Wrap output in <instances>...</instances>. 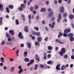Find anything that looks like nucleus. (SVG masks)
Wrapping results in <instances>:
<instances>
[{
  "mask_svg": "<svg viewBox=\"0 0 74 74\" xmlns=\"http://www.w3.org/2000/svg\"><path fill=\"white\" fill-rule=\"evenodd\" d=\"M66 53V49L64 48H62L61 51L59 52V54L60 56H63V54Z\"/></svg>",
  "mask_w": 74,
  "mask_h": 74,
  "instance_id": "f257e3e1",
  "label": "nucleus"
},
{
  "mask_svg": "<svg viewBox=\"0 0 74 74\" xmlns=\"http://www.w3.org/2000/svg\"><path fill=\"white\" fill-rule=\"evenodd\" d=\"M19 69H20L19 71H18L19 74H21L22 72H23V69H22V66H18Z\"/></svg>",
  "mask_w": 74,
  "mask_h": 74,
  "instance_id": "f03ea898",
  "label": "nucleus"
},
{
  "mask_svg": "<svg viewBox=\"0 0 74 74\" xmlns=\"http://www.w3.org/2000/svg\"><path fill=\"white\" fill-rule=\"evenodd\" d=\"M22 34L21 32H20L19 34L18 35V36L19 38L20 39H23V36H22Z\"/></svg>",
  "mask_w": 74,
  "mask_h": 74,
  "instance_id": "7ed1b4c3",
  "label": "nucleus"
},
{
  "mask_svg": "<svg viewBox=\"0 0 74 74\" xmlns=\"http://www.w3.org/2000/svg\"><path fill=\"white\" fill-rule=\"evenodd\" d=\"M60 66V64H58L56 67V69L57 70H59V71H60L61 69H60V67H59Z\"/></svg>",
  "mask_w": 74,
  "mask_h": 74,
  "instance_id": "20e7f679",
  "label": "nucleus"
},
{
  "mask_svg": "<svg viewBox=\"0 0 74 74\" xmlns=\"http://www.w3.org/2000/svg\"><path fill=\"white\" fill-rule=\"evenodd\" d=\"M55 25V22H53L52 23V25H51V24H49V26L51 27V28H53L54 27V25Z\"/></svg>",
  "mask_w": 74,
  "mask_h": 74,
  "instance_id": "39448f33",
  "label": "nucleus"
},
{
  "mask_svg": "<svg viewBox=\"0 0 74 74\" xmlns=\"http://www.w3.org/2000/svg\"><path fill=\"white\" fill-rule=\"evenodd\" d=\"M9 33L10 34H11V35H12V36H14V35L15 34L14 33V31L12 30H9Z\"/></svg>",
  "mask_w": 74,
  "mask_h": 74,
  "instance_id": "423d86ee",
  "label": "nucleus"
},
{
  "mask_svg": "<svg viewBox=\"0 0 74 74\" xmlns=\"http://www.w3.org/2000/svg\"><path fill=\"white\" fill-rule=\"evenodd\" d=\"M55 41H56V42H59L60 44H64V42H60V40L58 39H56L55 40Z\"/></svg>",
  "mask_w": 74,
  "mask_h": 74,
  "instance_id": "0eeeda50",
  "label": "nucleus"
},
{
  "mask_svg": "<svg viewBox=\"0 0 74 74\" xmlns=\"http://www.w3.org/2000/svg\"><path fill=\"white\" fill-rule=\"evenodd\" d=\"M71 31V30L70 29H66L64 30V33H68L69 32H70Z\"/></svg>",
  "mask_w": 74,
  "mask_h": 74,
  "instance_id": "6e6552de",
  "label": "nucleus"
},
{
  "mask_svg": "<svg viewBox=\"0 0 74 74\" xmlns=\"http://www.w3.org/2000/svg\"><path fill=\"white\" fill-rule=\"evenodd\" d=\"M42 40V38L41 37H39L37 38V40L39 42H41Z\"/></svg>",
  "mask_w": 74,
  "mask_h": 74,
  "instance_id": "1a4fd4ad",
  "label": "nucleus"
},
{
  "mask_svg": "<svg viewBox=\"0 0 74 74\" xmlns=\"http://www.w3.org/2000/svg\"><path fill=\"white\" fill-rule=\"evenodd\" d=\"M64 8L63 7H61L60 9V12H64Z\"/></svg>",
  "mask_w": 74,
  "mask_h": 74,
  "instance_id": "9d476101",
  "label": "nucleus"
},
{
  "mask_svg": "<svg viewBox=\"0 0 74 74\" xmlns=\"http://www.w3.org/2000/svg\"><path fill=\"white\" fill-rule=\"evenodd\" d=\"M3 5L0 3V10L1 11H3Z\"/></svg>",
  "mask_w": 74,
  "mask_h": 74,
  "instance_id": "9b49d317",
  "label": "nucleus"
},
{
  "mask_svg": "<svg viewBox=\"0 0 74 74\" xmlns=\"http://www.w3.org/2000/svg\"><path fill=\"white\" fill-rule=\"evenodd\" d=\"M74 18V16L73 14H70L69 16V18L70 19H73Z\"/></svg>",
  "mask_w": 74,
  "mask_h": 74,
  "instance_id": "f8f14e48",
  "label": "nucleus"
},
{
  "mask_svg": "<svg viewBox=\"0 0 74 74\" xmlns=\"http://www.w3.org/2000/svg\"><path fill=\"white\" fill-rule=\"evenodd\" d=\"M68 37H69L70 38L71 37H73V34L71 33H69L68 35Z\"/></svg>",
  "mask_w": 74,
  "mask_h": 74,
  "instance_id": "ddd939ff",
  "label": "nucleus"
},
{
  "mask_svg": "<svg viewBox=\"0 0 74 74\" xmlns=\"http://www.w3.org/2000/svg\"><path fill=\"white\" fill-rule=\"evenodd\" d=\"M35 56H36V58H35L36 59V60H38V62H40V59L39 58H37L38 57V55H36Z\"/></svg>",
  "mask_w": 74,
  "mask_h": 74,
  "instance_id": "4468645a",
  "label": "nucleus"
},
{
  "mask_svg": "<svg viewBox=\"0 0 74 74\" xmlns=\"http://www.w3.org/2000/svg\"><path fill=\"white\" fill-rule=\"evenodd\" d=\"M28 29H29V28L28 27L26 26L25 27L24 30L25 32H29V30H28Z\"/></svg>",
  "mask_w": 74,
  "mask_h": 74,
  "instance_id": "2eb2a0df",
  "label": "nucleus"
},
{
  "mask_svg": "<svg viewBox=\"0 0 74 74\" xmlns=\"http://www.w3.org/2000/svg\"><path fill=\"white\" fill-rule=\"evenodd\" d=\"M26 5L25 4H21V7L23 9L25 8L26 7Z\"/></svg>",
  "mask_w": 74,
  "mask_h": 74,
  "instance_id": "dca6fc26",
  "label": "nucleus"
},
{
  "mask_svg": "<svg viewBox=\"0 0 74 74\" xmlns=\"http://www.w3.org/2000/svg\"><path fill=\"white\" fill-rule=\"evenodd\" d=\"M53 15V12H49V13L48 14V16H49L51 17V16H52Z\"/></svg>",
  "mask_w": 74,
  "mask_h": 74,
  "instance_id": "f3484780",
  "label": "nucleus"
},
{
  "mask_svg": "<svg viewBox=\"0 0 74 74\" xmlns=\"http://www.w3.org/2000/svg\"><path fill=\"white\" fill-rule=\"evenodd\" d=\"M66 66L64 65H62L61 67V70H64V69H66Z\"/></svg>",
  "mask_w": 74,
  "mask_h": 74,
  "instance_id": "a211bd4d",
  "label": "nucleus"
},
{
  "mask_svg": "<svg viewBox=\"0 0 74 74\" xmlns=\"http://www.w3.org/2000/svg\"><path fill=\"white\" fill-rule=\"evenodd\" d=\"M47 63L48 64H51V65L53 64V62L52 61H49L47 62Z\"/></svg>",
  "mask_w": 74,
  "mask_h": 74,
  "instance_id": "6ab92c4d",
  "label": "nucleus"
},
{
  "mask_svg": "<svg viewBox=\"0 0 74 74\" xmlns=\"http://www.w3.org/2000/svg\"><path fill=\"white\" fill-rule=\"evenodd\" d=\"M18 9L20 11H22L23 10V9L21 6L19 7Z\"/></svg>",
  "mask_w": 74,
  "mask_h": 74,
  "instance_id": "aec40b11",
  "label": "nucleus"
},
{
  "mask_svg": "<svg viewBox=\"0 0 74 74\" xmlns=\"http://www.w3.org/2000/svg\"><path fill=\"white\" fill-rule=\"evenodd\" d=\"M8 7L10 9H13L14 8V5H9Z\"/></svg>",
  "mask_w": 74,
  "mask_h": 74,
  "instance_id": "412c9836",
  "label": "nucleus"
},
{
  "mask_svg": "<svg viewBox=\"0 0 74 74\" xmlns=\"http://www.w3.org/2000/svg\"><path fill=\"white\" fill-rule=\"evenodd\" d=\"M27 52H25L24 53V57L26 58L27 57Z\"/></svg>",
  "mask_w": 74,
  "mask_h": 74,
  "instance_id": "4be33fe9",
  "label": "nucleus"
},
{
  "mask_svg": "<svg viewBox=\"0 0 74 74\" xmlns=\"http://www.w3.org/2000/svg\"><path fill=\"white\" fill-rule=\"evenodd\" d=\"M35 44L36 46H37V45H40V43H39V42L38 41H36L35 43Z\"/></svg>",
  "mask_w": 74,
  "mask_h": 74,
  "instance_id": "5701e85b",
  "label": "nucleus"
},
{
  "mask_svg": "<svg viewBox=\"0 0 74 74\" xmlns=\"http://www.w3.org/2000/svg\"><path fill=\"white\" fill-rule=\"evenodd\" d=\"M24 61L25 62H29V59L27 58H26L24 59Z\"/></svg>",
  "mask_w": 74,
  "mask_h": 74,
  "instance_id": "b1692460",
  "label": "nucleus"
},
{
  "mask_svg": "<svg viewBox=\"0 0 74 74\" xmlns=\"http://www.w3.org/2000/svg\"><path fill=\"white\" fill-rule=\"evenodd\" d=\"M59 35L58 36V38H60V36H63V34L61 32L59 33Z\"/></svg>",
  "mask_w": 74,
  "mask_h": 74,
  "instance_id": "393cba45",
  "label": "nucleus"
},
{
  "mask_svg": "<svg viewBox=\"0 0 74 74\" xmlns=\"http://www.w3.org/2000/svg\"><path fill=\"white\" fill-rule=\"evenodd\" d=\"M37 36H41V33L40 32H36V35Z\"/></svg>",
  "mask_w": 74,
  "mask_h": 74,
  "instance_id": "a878e982",
  "label": "nucleus"
},
{
  "mask_svg": "<svg viewBox=\"0 0 74 74\" xmlns=\"http://www.w3.org/2000/svg\"><path fill=\"white\" fill-rule=\"evenodd\" d=\"M34 60L33 59H32L30 60L29 62V63H31V64H33V63H34Z\"/></svg>",
  "mask_w": 74,
  "mask_h": 74,
  "instance_id": "bb28decb",
  "label": "nucleus"
},
{
  "mask_svg": "<svg viewBox=\"0 0 74 74\" xmlns=\"http://www.w3.org/2000/svg\"><path fill=\"white\" fill-rule=\"evenodd\" d=\"M34 29H35V30H36V31H38V30H39L38 27H34Z\"/></svg>",
  "mask_w": 74,
  "mask_h": 74,
  "instance_id": "cd10ccee",
  "label": "nucleus"
},
{
  "mask_svg": "<svg viewBox=\"0 0 74 74\" xmlns=\"http://www.w3.org/2000/svg\"><path fill=\"white\" fill-rule=\"evenodd\" d=\"M4 58L3 57H1V62H4Z\"/></svg>",
  "mask_w": 74,
  "mask_h": 74,
  "instance_id": "c85d7f7f",
  "label": "nucleus"
},
{
  "mask_svg": "<svg viewBox=\"0 0 74 74\" xmlns=\"http://www.w3.org/2000/svg\"><path fill=\"white\" fill-rule=\"evenodd\" d=\"M6 36L8 38H9L10 37V35L8 33H7L6 34Z\"/></svg>",
  "mask_w": 74,
  "mask_h": 74,
  "instance_id": "c756f323",
  "label": "nucleus"
},
{
  "mask_svg": "<svg viewBox=\"0 0 74 74\" xmlns=\"http://www.w3.org/2000/svg\"><path fill=\"white\" fill-rule=\"evenodd\" d=\"M62 15H61V14H59L58 15V18L59 19H62Z\"/></svg>",
  "mask_w": 74,
  "mask_h": 74,
  "instance_id": "7c9ffc66",
  "label": "nucleus"
},
{
  "mask_svg": "<svg viewBox=\"0 0 74 74\" xmlns=\"http://www.w3.org/2000/svg\"><path fill=\"white\" fill-rule=\"evenodd\" d=\"M69 40L70 41H73L74 40V38L73 37H71V38H70Z\"/></svg>",
  "mask_w": 74,
  "mask_h": 74,
  "instance_id": "2f4dec72",
  "label": "nucleus"
},
{
  "mask_svg": "<svg viewBox=\"0 0 74 74\" xmlns=\"http://www.w3.org/2000/svg\"><path fill=\"white\" fill-rule=\"evenodd\" d=\"M40 66L41 68H44V67L45 66V65H44L43 64H40Z\"/></svg>",
  "mask_w": 74,
  "mask_h": 74,
  "instance_id": "473e14b6",
  "label": "nucleus"
},
{
  "mask_svg": "<svg viewBox=\"0 0 74 74\" xmlns=\"http://www.w3.org/2000/svg\"><path fill=\"white\" fill-rule=\"evenodd\" d=\"M48 49L49 50H52V47L51 46H49L48 47Z\"/></svg>",
  "mask_w": 74,
  "mask_h": 74,
  "instance_id": "72a5a7b5",
  "label": "nucleus"
},
{
  "mask_svg": "<svg viewBox=\"0 0 74 74\" xmlns=\"http://www.w3.org/2000/svg\"><path fill=\"white\" fill-rule=\"evenodd\" d=\"M46 11V10H45V8H42V9L41 10V12H42V11H43V12H45Z\"/></svg>",
  "mask_w": 74,
  "mask_h": 74,
  "instance_id": "f704fd0d",
  "label": "nucleus"
},
{
  "mask_svg": "<svg viewBox=\"0 0 74 74\" xmlns=\"http://www.w3.org/2000/svg\"><path fill=\"white\" fill-rule=\"evenodd\" d=\"M35 68H34V69L35 70H37V67H38V65L37 64H36L35 66Z\"/></svg>",
  "mask_w": 74,
  "mask_h": 74,
  "instance_id": "c9c22d12",
  "label": "nucleus"
},
{
  "mask_svg": "<svg viewBox=\"0 0 74 74\" xmlns=\"http://www.w3.org/2000/svg\"><path fill=\"white\" fill-rule=\"evenodd\" d=\"M27 44L28 48H30L31 47V45L30 44V43L28 42L27 43Z\"/></svg>",
  "mask_w": 74,
  "mask_h": 74,
  "instance_id": "e433bc0d",
  "label": "nucleus"
},
{
  "mask_svg": "<svg viewBox=\"0 0 74 74\" xmlns=\"http://www.w3.org/2000/svg\"><path fill=\"white\" fill-rule=\"evenodd\" d=\"M39 6L38 5H36L34 7V10H36V9H37L38 8Z\"/></svg>",
  "mask_w": 74,
  "mask_h": 74,
  "instance_id": "4c0bfd02",
  "label": "nucleus"
},
{
  "mask_svg": "<svg viewBox=\"0 0 74 74\" xmlns=\"http://www.w3.org/2000/svg\"><path fill=\"white\" fill-rule=\"evenodd\" d=\"M6 10L7 12L9 13L10 12V10H9V8H6Z\"/></svg>",
  "mask_w": 74,
  "mask_h": 74,
  "instance_id": "58836bf2",
  "label": "nucleus"
},
{
  "mask_svg": "<svg viewBox=\"0 0 74 74\" xmlns=\"http://www.w3.org/2000/svg\"><path fill=\"white\" fill-rule=\"evenodd\" d=\"M63 36L64 37H66L68 36V35H67V34H66V33H64L63 34Z\"/></svg>",
  "mask_w": 74,
  "mask_h": 74,
  "instance_id": "ea45409f",
  "label": "nucleus"
},
{
  "mask_svg": "<svg viewBox=\"0 0 74 74\" xmlns=\"http://www.w3.org/2000/svg\"><path fill=\"white\" fill-rule=\"evenodd\" d=\"M16 25H18L19 24V21H18V20L16 19Z\"/></svg>",
  "mask_w": 74,
  "mask_h": 74,
  "instance_id": "a19ab883",
  "label": "nucleus"
},
{
  "mask_svg": "<svg viewBox=\"0 0 74 74\" xmlns=\"http://www.w3.org/2000/svg\"><path fill=\"white\" fill-rule=\"evenodd\" d=\"M68 58V55L67 54H66L64 56V59H67Z\"/></svg>",
  "mask_w": 74,
  "mask_h": 74,
  "instance_id": "79ce46f5",
  "label": "nucleus"
},
{
  "mask_svg": "<svg viewBox=\"0 0 74 74\" xmlns=\"http://www.w3.org/2000/svg\"><path fill=\"white\" fill-rule=\"evenodd\" d=\"M36 33H37V32L34 31H32V34H33V35H36Z\"/></svg>",
  "mask_w": 74,
  "mask_h": 74,
  "instance_id": "37998d69",
  "label": "nucleus"
},
{
  "mask_svg": "<svg viewBox=\"0 0 74 74\" xmlns=\"http://www.w3.org/2000/svg\"><path fill=\"white\" fill-rule=\"evenodd\" d=\"M28 17L29 19L30 20H31V19H32V15L29 14L28 16Z\"/></svg>",
  "mask_w": 74,
  "mask_h": 74,
  "instance_id": "c03bdc74",
  "label": "nucleus"
},
{
  "mask_svg": "<svg viewBox=\"0 0 74 74\" xmlns=\"http://www.w3.org/2000/svg\"><path fill=\"white\" fill-rule=\"evenodd\" d=\"M51 57V55L50 54H49L47 55V58L48 59H50Z\"/></svg>",
  "mask_w": 74,
  "mask_h": 74,
  "instance_id": "a18cd8bd",
  "label": "nucleus"
},
{
  "mask_svg": "<svg viewBox=\"0 0 74 74\" xmlns=\"http://www.w3.org/2000/svg\"><path fill=\"white\" fill-rule=\"evenodd\" d=\"M14 67H12L11 68L10 71H12V72H13L14 71Z\"/></svg>",
  "mask_w": 74,
  "mask_h": 74,
  "instance_id": "49530a36",
  "label": "nucleus"
},
{
  "mask_svg": "<svg viewBox=\"0 0 74 74\" xmlns=\"http://www.w3.org/2000/svg\"><path fill=\"white\" fill-rule=\"evenodd\" d=\"M33 7H31L30 8V10L31 11H33Z\"/></svg>",
  "mask_w": 74,
  "mask_h": 74,
  "instance_id": "de8ad7c7",
  "label": "nucleus"
},
{
  "mask_svg": "<svg viewBox=\"0 0 74 74\" xmlns=\"http://www.w3.org/2000/svg\"><path fill=\"white\" fill-rule=\"evenodd\" d=\"M67 15V13H65V14H63V16L64 17V18H65L66 17V16Z\"/></svg>",
  "mask_w": 74,
  "mask_h": 74,
  "instance_id": "09e8293b",
  "label": "nucleus"
},
{
  "mask_svg": "<svg viewBox=\"0 0 74 74\" xmlns=\"http://www.w3.org/2000/svg\"><path fill=\"white\" fill-rule=\"evenodd\" d=\"M62 0H58V3L60 4L61 3H62Z\"/></svg>",
  "mask_w": 74,
  "mask_h": 74,
  "instance_id": "8fccbe9b",
  "label": "nucleus"
},
{
  "mask_svg": "<svg viewBox=\"0 0 74 74\" xmlns=\"http://www.w3.org/2000/svg\"><path fill=\"white\" fill-rule=\"evenodd\" d=\"M54 2L55 4H57L58 3V1H57L56 0H54Z\"/></svg>",
  "mask_w": 74,
  "mask_h": 74,
  "instance_id": "3c124183",
  "label": "nucleus"
},
{
  "mask_svg": "<svg viewBox=\"0 0 74 74\" xmlns=\"http://www.w3.org/2000/svg\"><path fill=\"white\" fill-rule=\"evenodd\" d=\"M20 46L21 48H23L24 47V45L23 44H21Z\"/></svg>",
  "mask_w": 74,
  "mask_h": 74,
  "instance_id": "603ef678",
  "label": "nucleus"
},
{
  "mask_svg": "<svg viewBox=\"0 0 74 74\" xmlns=\"http://www.w3.org/2000/svg\"><path fill=\"white\" fill-rule=\"evenodd\" d=\"M51 19L52 21H54V20H55V18L54 17H53L51 18Z\"/></svg>",
  "mask_w": 74,
  "mask_h": 74,
  "instance_id": "864d4df0",
  "label": "nucleus"
},
{
  "mask_svg": "<svg viewBox=\"0 0 74 74\" xmlns=\"http://www.w3.org/2000/svg\"><path fill=\"white\" fill-rule=\"evenodd\" d=\"M48 38L47 37L46 38H45V40L47 41H48Z\"/></svg>",
  "mask_w": 74,
  "mask_h": 74,
  "instance_id": "5fc2aeb1",
  "label": "nucleus"
},
{
  "mask_svg": "<svg viewBox=\"0 0 74 74\" xmlns=\"http://www.w3.org/2000/svg\"><path fill=\"white\" fill-rule=\"evenodd\" d=\"M5 44V42L4 41H3L2 42H1V44L2 45H4V44Z\"/></svg>",
  "mask_w": 74,
  "mask_h": 74,
  "instance_id": "6e6d98bb",
  "label": "nucleus"
},
{
  "mask_svg": "<svg viewBox=\"0 0 74 74\" xmlns=\"http://www.w3.org/2000/svg\"><path fill=\"white\" fill-rule=\"evenodd\" d=\"M10 61H11V62H12V61H14V59L10 58Z\"/></svg>",
  "mask_w": 74,
  "mask_h": 74,
  "instance_id": "4d7b16f0",
  "label": "nucleus"
},
{
  "mask_svg": "<svg viewBox=\"0 0 74 74\" xmlns=\"http://www.w3.org/2000/svg\"><path fill=\"white\" fill-rule=\"evenodd\" d=\"M42 24H43V25L45 24V21L43 20L42 21Z\"/></svg>",
  "mask_w": 74,
  "mask_h": 74,
  "instance_id": "13d9d810",
  "label": "nucleus"
},
{
  "mask_svg": "<svg viewBox=\"0 0 74 74\" xmlns=\"http://www.w3.org/2000/svg\"><path fill=\"white\" fill-rule=\"evenodd\" d=\"M33 13L34 14H36V13H37V12H36V11H35V10H34L33 12Z\"/></svg>",
  "mask_w": 74,
  "mask_h": 74,
  "instance_id": "bf43d9fd",
  "label": "nucleus"
},
{
  "mask_svg": "<svg viewBox=\"0 0 74 74\" xmlns=\"http://www.w3.org/2000/svg\"><path fill=\"white\" fill-rule=\"evenodd\" d=\"M7 45H11V43L10 42H7Z\"/></svg>",
  "mask_w": 74,
  "mask_h": 74,
  "instance_id": "052dcab7",
  "label": "nucleus"
},
{
  "mask_svg": "<svg viewBox=\"0 0 74 74\" xmlns=\"http://www.w3.org/2000/svg\"><path fill=\"white\" fill-rule=\"evenodd\" d=\"M43 59L45 60H46V59H47V56H44L43 57Z\"/></svg>",
  "mask_w": 74,
  "mask_h": 74,
  "instance_id": "680f3d73",
  "label": "nucleus"
},
{
  "mask_svg": "<svg viewBox=\"0 0 74 74\" xmlns=\"http://www.w3.org/2000/svg\"><path fill=\"white\" fill-rule=\"evenodd\" d=\"M8 41H11V38H8Z\"/></svg>",
  "mask_w": 74,
  "mask_h": 74,
  "instance_id": "e2e57ef3",
  "label": "nucleus"
},
{
  "mask_svg": "<svg viewBox=\"0 0 74 74\" xmlns=\"http://www.w3.org/2000/svg\"><path fill=\"white\" fill-rule=\"evenodd\" d=\"M44 56H47V53H44Z\"/></svg>",
  "mask_w": 74,
  "mask_h": 74,
  "instance_id": "0e129e2a",
  "label": "nucleus"
},
{
  "mask_svg": "<svg viewBox=\"0 0 74 74\" xmlns=\"http://www.w3.org/2000/svg\"><path fill=\"white\" fill-rule=\"evenodd\" d=\"M3 63H0V66H3Z\"/></svg>",
  "mask_w": 74,
  "mask_h": 74,
  "instance_id": "69168bd1",
  "label": "nucleus"
},
{
  "mask_svg": "<svg viewBox=\"0 0 74 74\" xmlns=\"http://www.w3.org/2000/svg\"><path fill=\"white\" fill-rule=\"evenodd\" d=\"M71 59H74V56L72 55L71 56Z\"/></svg>",
  "mask_w": 74,
  "mask_h": 74,
  "instance_id": "338daca9",
  "label": "nucleus"
},
{
  "mask_svg": "<svg viewBox=\"0 0 74 74\" xmlns=\"http://www.w3.org/2000/svg\"><path fill=\"white\" fill-rule=\"evenodd\" d=\"M19 50H17V51L16 52V54H18V53H19Z\"/></svg>",
  "mask_w": 74,
  "mask_h": 74,
  "instance_id": "774afa93",
  "label": "nucleus"
}]
</instances>
